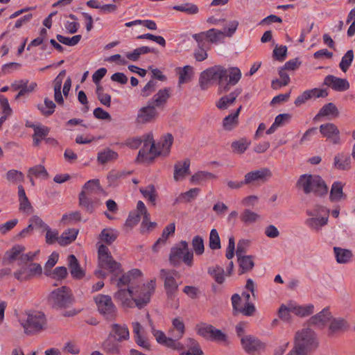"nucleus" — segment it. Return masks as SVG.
I'll use <instances>...</instances> for the list:
<instances>
[{
    "mask_svg": "<svg viewBox=\"0 0 355 355\" xmlns=\"http://www.w3.org/2000/svg\"><path fill=\"white\" fill-rule=\"evenodd\" d=\"M78 234V230L74 228L64 231L59 237V244L61 246H66L76 240Z\"/></svg>",
    "mask_w": 355,
    "mask_h": 355,
    "instance_id": "nucleus-37",
    "label": "nucleus"
},
{
    "mask_svg": "<svg viewBox=\"0 0 355 355\" xmlns=\"http://www.w3.org/2000/svg\"><path fill=\"white\" fill-rule=\"evenodd\" d=\"M68 263L71 275L73 278L76 279H80L84 277L85 275V271L81 268L80 265L75 255H69Z\"/></svg>",
    "mask_w": 355,
    "mask_h": 355,
    "instance_id": "nucleus-23",
    "label": "nucleus"
},
{
    "mask_svg": "<svg viewBox=\"0 0 355 355\" xmlns=\"http://www.w3.org/2000/svg\"><path fill=\"white\" fill-rule=\"evenodd\" d=\"M314 306L311 304L306 306H297L293 307V313L301 317L309 315L313 313Z\"/></svg>",
    "mask_w": 355,
    "mask_h": 355,
    "instance_id": "nucleus-56",
    "label": "nucleus"
},
{
    "mask_svg": "<svg viewBox=\"0 0 355 355\" xmlns=\"http://www.w3.org/2000/svg\"><path fill=\"white\" fill-rule=\"evenodd\" d=\"M187 350L182 351L180 355H204V353L198 342L191 338H188L185 340Z\"/></svg>",
    "mask_w": 355,
    "mask_h": 355,
    "instance_id": "nucleus-29",
    "label": "nucleus"
},
{
    "mask_svg": "<svg viewBox=\"0 0 355 355\" xmlns=\"http://www.w3.org/2000/svg\"><path fill=\"white\" fill-rule=\"evenodd\" d=\"M296 187L301 189L305 194L313 193L318 196H325L328 192L325 182L318 175H301L296 182Z\"/></svg>",
    "mask_w": 355,
    "mask_h": 355,
    "instance_id": "nucleus-4",
    "label": "nucleus"
},
{
    "mask_svg": "<svg viewBox=\"0 0 355 355\" xmlns=\"http://www.w3.org/2000/svg\"><path fill=\"white\" fill-rule=\"evenodd\" d=\"M190 160L186 159L183 162H178L174 166L173 178L175 181H178L184 178L187 175L190 173L189 171Z\"/></svg>",
    "mask_w": 355,
    "mask_h": 355,
    "instance_id": "nucleus-26",
    "label": "nucleus"
},
{
    "mask_svg": "<svg viewBox=\"0 0 355 355\" xmlns=\"http://www.w3.org/2000/svg\"><path fill=\"white\" fill-rule=\"evenodd\" d=\"M208 273L213 277L218 284H220L224 282V270L223 268L219 266L216 268H209Z\"/></svg>",
    "mask_w": 355,
    "mask_h": 355,
    "instance_id": "nucleus-59",
    "label": "nucleus"
},
{
    "mask_svg": "<svg viewBox=\"0 0 355 355\" xmlns=\"http://www.w3.org/2000/svg\"><path fill=\"white\" fill-rule=\"evenodd\" d=\"M250 143V141H248L246 138H241L239 140L233 141L231 147L233 151L241 154L248 148Z\"/></svg>",
    "mask_w": 355,
    "mask_h": 355,
    "instance_id": "nucleus-51",
    "label": "nucleus"
},
{
    "mask_svg": "<svg viewBox=\"0 0 355 355\" xmlns=\"http://www.w3.org/2000/svg\"><path fill=\"white\" fill-rule=\"evenodd\" d=\"M242 109V106L240 105L236 110L227 116H226L223 120V128L227 131H231L236 128L239 125V115Z\"/></svg>",
    "mask_w": 355,
    "mask_h": 355,
    "instance_id": "nucleus-24",
    "label": "nucleus"
},
{
    "mask_svg": "<svg viewBox=\"0 0 355 355\" xmlns=\"http://www.w3.org/2000/svg\"><path fill=\"white\" fill-rule=\"evenodd\" d=\"M329 218L327 217L310 216L304 221V224L311 230L319 232L327 225Z\"/></svg>",
    "mask_w": 355,
    "mask_h": 355,
    "instance_id": "nucleus-27",
    "label": "nucleus"
},
{
    "mask_svg": "<svg viewBox=\"0 0 355 355\" xmlns=\"http://www.w3.org/2000/svg\"><path fill=\"white\" fill-rule=\"evenodd\" d=\"M112 332L114 334L112 337L115 338L119 342L129 339V330L128 327L125 324L120 325L114 324L112 327Z\"/></svg>",
    "mask_w": 355,
    "mask_h": 355,
    "instance_id": "nucleus-35",
    "label": "nucleus"
},
{
    "mask_svg": "<svg viewBox=\"0 0 355 355\" xmlns=\"http://www.w3.org/2000/svg\"><path fill=\"white\" fill-rule=\"evenodd\" d=\"M56 38L59 42L65 44L67 46H73L76 45L81 40L82 36L80 35H76L72 37H67L62 35L58 34Z\"/></svg>",
    "mask_w": 355,
    "mask_h": 355,
    "instance_id": "nucleus-55",
    "label": "nucleus"
},
{
    "mask_svg": "<svg viewBox=\"0 0 355 355\" xmlns=\"http://www.w3.org/2000/svg\"><path fill=\"white\" fill-rule=\"evenodd\" d=\"M24 269H26V275L28 279H30L37 275H40L42 272V268L40 263H31L28 266H24Z\"/></svg>",
    "mask_w": 355,
    "mask_h": 355,
    "instance_id": "nucleus-53",
    "label": "nucleus"
},
{
    "mask_svg": "<svg viewBox=\"0 0 355 355\" xmlns=\"http://www.w3.org/2000/svg\"><path fill=\"white\" fill-rule=\"evenodd\" d=\"M324 85L337 92H344L349 88V83L347 79L338 78L333 75H328L324 78Z\"/></svg>",
    "mask_w": 355,
    "mask_h": 355,
    "instance_id": "nucleus-20",
    "label": "nucleus"
},
{
    "mask_svg": "<svg viewBox=\"0 0 355 355\" xmlns=\"http://www.w3.org/2000/svg\"><path fill=\"white\" fill-rule=\"evenodd\" d=\"M48 300L53 309H62L69 307L73 303L74 298L71 290L63 286L51 291Z\"/></svg>",
    "mask_w": 355,
    "mask_h": 355,
    "instance_id": "nucleus-9",
    "label": "nucleus"
},
{
    "mask_svg": "<svg viewBox=\"0 0 355 355\" xmlns=\"http://www.w3.org/2000/svg\"><path fill=\"white\" fill-rule=\"evenodd\" d=\"M59 254L56 252H53L49 257V259L44 266V274L47 276L50 275L51 268L56 264L58 261Z\"/></svg>",
    "mask_w": 355,
    "mask_h": 355,
    "instance_id": "nucleus-62",
    "label": "nucleus"
},
{
    "mask_svg": "<svg viewBox=\"0 0 355 355\" xmlns=\"http://www.w3.org/2000/svg\"><path fill=\"white\" fill-rule=\"evenodd\" d=\"M25 247L21 245H15L11 249L7 250L3 258V264L7 265L12 263L17 259L19 258L21 253L25 251Z\"/></svg>",
    "mask_w": 355,
    "mask_h": 355,
    "instance_id": "nucleus-25",
    "label": "nucleus"
},
{
    "mask_svg": "<svg viewBox=\"0 0 355 355\" xmlns=\"http://www.w3.org/2000/svg\"><path fill=\"white\" fill-rule=\"evenodd\" d=\"M205 33L207 40L211 43H217L224 35L223 32L216 28H211L205 31Z\"/></svg>",
    "mask_w": 355,
    "mask_h": 355,
    "instance_id": "nucleus-61",
    "label": "nucleus"
},
{
    "mask_svg": "<svg viewBox=\"0 0 355 355\" xmlns=\"http://www.w3.org/2000/svg\"><path fill=\"white\" fill-rule=\"evenodd\" d=\"M142 143H144V146L139 150L137 156L139 161L151 162L155 157L161 155L162 152L157 149V145L152 134L146 135Z\"/></svg>",
    "mask_w": 355,
    "mask_h": 355,
    "instance_id": "nucleus-11",
    "label": "nucleus"
},
{
    "mask_svg": "<svg viewBox=\"0 0 355 355\" xmlns=\"http://www.w3.org/2000/svg\"><path fill=\"white\" fill-rule=\"evenodd\" d=\"M172 325L173 329L170 331L171 336L175 338H181L185 331V327L183 321L180 318H176L173 320Z\"/></svg>",
    "mask_w": 355,
    "mask_h": 355,
    "instance_id": "nucleus-41",
    "label": "nucleus"
},
{
    "mask_svg": "<svg viewBox=\"0 0 355 355\" xmlns=\"http://www.w3.org/2000/svg\"><path fill=\"white\" fill-rule=\"evenodd\" d=\"M338 114L339 112L336 106L333 103H329L320 108L318 113L314 117V120H317L321 116H326L329 115L338 116Z\"/></svg>",
    "mask_w": 355,
    "mask_h": 355,
    "instance_id": "nucleus-38",
    "label": "nucleus"
},
{
    "mask_svg": "<svg viewBox=\"0 0 355 355\" xmlns=\"http://www.w3.org/2000/svg\"><path fill=\"white\" fill-rule=\"evenodd\" d=\"M343 187L341 182L336 181L333 183L329 194L331 202H339L347 198L346 194L343 193Z\"/></svg>",
    "mask_w": 355,
    "mask_h": 355,
    "instance_id": "nucleus-28",
    "label": "nucleus"
},
{
    "mask_svg": "<svg viewBox=\"0 0 355 355\" xmlns=\"http://www.w3.org/2000/svg\"><path fill=\"white\" fill-rule=\"evenodd\" d=\"M209 246L211 250H218L221 248L220 239L216 229H212L210 232Z\"/></svg>",
    "mask_w": 355,
    "mask_h": 355,
    "instance_id": "nucleus-58",
    "label": "nucleus"
},
{
    "mask_svg": "<svg viewBox=\"0 0 355 355\" xmlns=\"http://www.w3.org/2000/svg\"><path fill=\"white\" fill-rule=\"evenodd\" d=\"M119 341L115 338H113L112 334H110L109 337L104 341L103 347L105 351L108 353L115 354L119 353Z\"/></svg>",
    "mask_w": 355,
    "mask_h": 355,
    "instance_id": "nucleus-43",
    "label": "nucleus"
},
{
    "mask_svg": "<svg viewBox=\"0 0 355 355\" xmlns=\"http://www.w3.org/2000/svg\"><path fill=\"white\" fill-rule=\"evenodd\" d=\"M140 192L145 198L148 199V200L152 203L153 205H155L157 194L153 184H150L146 188H141Z\"/></svg>",
    "mask_w": 355,
    "mask_h": 355,
    "instance_id": "nucleus-48",
    "label": "nucleus"
},
{
    "mask_svg": "<svg viewBox=\"0 0 355 355\" xmlns=\"http://www.w3.org/2000/svg\"><path fill=\"white\" fill-rule=\"evenodd\" d=\"M171 265L178 267L181 262H184L187 266H193V253L189 250L188 243L181 241L178 245L171 249L168 258Z\"/></svg>",
    "mask_w": 355,
    "mask_h": 355,
    "instance_id": "nucleus-7",
    "label": "nucleus"
},
{
    "mask_svg": "<svg viewBox=\"0 0 355 355\" xmlns=\"http://www.w3.org/2000/svg\"><path fill=\"white\" fill-rule=\"evenodd\" d=\"M103 189L98 179L87 181L78 195L79 206L85 212L92 214L101 205L99 199Z\"/></svg>",
    "mask_w": 355,
    "mask_h": 355,
    "instance_id": "nucleus-3",
    "label": "nucleus"
},
{
    "mask_svg": "<svg viewBox=\"0 0 355 355\" xmlns=\"http://www.w3.org/2000/svg\"><path fill=\"white\" fill-rule=\"evenodd\" d=\"M241 77V72L237 67L225 69L220 65H215L201 72L199 84L202 89L207 88L211 80L217 81L220 93H226L232 86L237 84Z\"/></svg>",
    "mask_w": 355,
    "mask_h": 355,
    "instance_id": "nucleus-1",
    "label": "nucleus"
},
{
    "mask_svg": "<svg viewBox=\"0 0 355 355\" xmlns=\"http://www.w3.org/2000/svg\"><path fill=\"white\" fill-rule=\"evenodd\" d=\"M238 263L240 275L251 271L254 266V262L252 255H245L238 257Z\"/></svg>",
    "mask_w": 355,
    "mask_h": 355,
    "instance_id": "nucleus-34",
    "label": "nucleus"
},
{
    "mask_svg": "<svg viewBox=\"0 0 355 355\" xmlns=\"http://www.w3.org/2000/svg\"><path fill=\"white\" fill-rule=\"evenodd\" d=\"M259 217L257 213L248 209H245L240 216L241 221L245 224H251L256 222Z\"/></svg>",
    "mask_w": 355,
    "mask_h": 355,
    "instance_id": "nucleus-57",
    "label": "nucleus"
},
{
    "mask_svg": "<svg viewBox=\"0 0 355 355\" xmlns=\"http://www.w3.org/2000/svg\"><path fill=\"white\" fill-rule=\"evenodd\" d=\"M334 252L336 261L339 263H345L349 261L352 257V253L349 250L339 247H334Z\"/></svg>",
    "mask_w": 355,
    "mask_h": 355,
    "instance_id": "nucleus-40",
    "label": "nucleus"
},
{
    "mask_svg": "<svg viewBox=\"0 0 355 355\" xmlns=\"http://www.w3.org/2000/svg\"><path fill=\"white\" fill-rule=\"evenodd\" d=\"M170 97V89H159L150 101L155 107H163Z\"/></svg>",
    "mask_w": 355,
    "mask_h": 355,
    "instance_id": "nucleus-31",
    "label": "nucleus"
},
{
    "mask_svg": "<svg viewBox=\"0 0 355 355\" xmlns=\"http://www.w3.org/2000/svg\"><path fill=\"white\" fill-rule=\"evenodd\" d=\"M306 214L309 216L327 217V218H329L330 210L324 206L315 205L312 209H307Z\"/></svg>",
    "mask_w": 355,
    "mask_h": 355,
    "instance_id": "nucleus-45",
    "label": "nucleus"
},
{
    "mask_svg": "<svg viewBox=\"0 0 355 355\" xmlns=\"http://www.w3.org/2000/svg\"><path fill=\"white\" fill-rule=\"evenodd\" d=\"M196 331L198 335L207 340L218 343H228L227 334L210 324L206 322L197 324Z\"/></svg>",
    "mask_w": 355,
    "mask_h": 355,
    "instance_id": "nucleus-10",
    "label": "nucleus"
},
{
    "mask_svg": "<svg viewBox=\"0 0 355 355\" xmlns=\"http://www.w3.org/2000/svg\"><path fill=\"white\" fill-rule=\"evenodd\" d=\"M175 225L174 223H170L165 227L162 231L161 237H159L153 244L152 250L154 252H157L161 248L166 244L167 239L170 235L175 233Z\"/></svg>",
    "mask_w": 355,
    "mask_h": 355,
    "instance_id": "nucleus-21",
    "label": "nucleus"
},
{
    "mask_svg": "<svg viewBox=\"0 0 355 355\" xmlns=\"http://www.w3.org/2000/svg\"><path fill=\"white\" fill-rule=\"evenodd\" d=\"M241 88H236L228 95L222 96L216 103V107L219 110L227 109L230 105L234 103L236 98L241 94Z\"/></svg>",
    "mask_w": 355,
    "mask_h": 355,
    "instance_id": "nucleus-22",
    "label": "nucleus"
},
{
    "mask_svg": "<svg viewBox=\"0 0 355 355\" xmlns=\"http://www.w3.org/2000/svg\"><path fill=\"white\" fill-rule=\"evenodd\" d=\"M286 53H287L286 46L281 45V46H278L277 45L273 50L272 55L275 60H277L279 62H282L285 60V58L286 57Z\"/></svg>",
    "mask_w": 355,
    "mask_h": 355,
    "instance_id": "nucleus-64",
    "label": "nucleus"
},
{
    "mask_svg": "<svg viewBox=\"0 0 355 355\" xmlns=\"http://www.w3.org/2000/svg\"><path fill=\"white\" fill-rule=\"evenodd\" d=\"M272 175L268 168H261L260 169L252 171L247 173L244 176V183L249 184L256 181L266 182Z\"/></svg>",
    "mask_w": 355,
    "mask_h": 355,
    "instance_id": "nucleus-17",
    "label": "nucleus"
},
{
    "mask_svg": "<svg viewBox=\"0 0 355 355\" xmlns=\"http://www.w3.org/2000/svg\"><path fill=\"white\" fill-rule=\"evenodd\" d=\"M191 244L196 254L201 255L204 253V241L200 236H195L192 239Z\"/></svg>",
    "mask_w": 355,
    "mask_h": 355,
    "instance_id": "nucleus-60",
    "label": "nucleus"
},
{
    "mask_svg": "<svg viewBox=\"0 0 355 355\" xmlns=\"http://www.w3.org/2000/svg\"><path fill=\"white\" fill-rule=\"evenodd\" d=\"M27 127L31 128L34 130L33 135V144L34 146H38V139H36L37 136H47L50 132V128L44 125H36L33 123L26 124Z\"/></svg>",
    "mask_w": 355,
    "mask_h": 355,
    "instance_id": "nucleus-39",
    "label": "nucleus"
},
{
    "mask_svg": "<svg viewBox=\"0 0 355 355\" xmlns=\"http://www.w3.org/2000/svg\"><path fill=\"white\" fill-rule=\"evenodd\" d=\"M118 153L110 148H107L98 153L97 159L98 162L102 164H106L108 162L116 159Z\"/></svg>",
    "mask_w": 355,
    "mask_h": 355,
    "instance_id": "nucleus-44",
    "label": "nucleus"
},
{
    "mask_svg": "<svg viewBox=\"0 0 355 355\" xmlns=\"http://www.w3.org/2000/svg\"><path fill=\"white\" fill-rule=\"evenodd\" d=\"M157 116L158 112L156 107L150 101H148L147 105L141 107L138 110L136 122L139 124L150 123L155 121Z\"/></svg>",
    "mask_w": 355,
    "mask_h": 355,
    "instance_id": "nucleus-15",
    "label": "nucleus"
},
{
    "mask_svg": "<svg viewBox=\"0 0 355 355\" xmlns=\"http://www.w3.org/2000/svg\"><path fill=\"white\" fill-rule=\"evenodd\" d=\"M200 189L193 188L187 192L180 193L175 200L174 205L189 202L194 200L200 193Z\"/></svg>",
    "mask_w": 355,
    "mask_h": 355,
    "instance_id": "nucleus-36",
    "label": "nucleus"
},
{
    "mask_svg": "<svg viewBox=\"0 0 355 355\" xmlns=\"http://www.w3.org/2000/svg\"><path fill=\"white\" fill-rule=\"evenodd\" d=\"M331 318L332 315L329 307H325L320 312L311 317L309 324L319 329H323Z\"/></svg>",
    "mask_w": 355,
    "mask_h": 355,
    "instance_id": "nucleus-18",
    "label": "nucleus"
},
{
    "mask_svg": "<svg viewBox=\"0 0 355 355\" xmlns=\"http://www.w3.org/2000/svg\"><path fill=\"white\" fill-rule=\"evenodd\" d=\"M243 349L249 354H253L264 349L265 345L257 338L248 335L241 339Z\"/></svg>",
    "mask_w": 355,
    "mask_h": 355,
    "instance_id": "nucleus-16",
    "label": "nucleus"
},
{
    "mask_svg": "<svg viewBox=\"0 0 355 355\" xmlns=\"http://www.w3.org/2000/svg\"><path fill=\"white\" fill-rule=\"evenodd\" d=\"M142 275V272L139 269H132L127 273L120 275H112L110 278V283L115 284L119 288H123V286H128L133 281Z\"/></svg>",
    "mask_w": 355,
    "mask_h": 355,
    "instance_id": "nucleus-14",
    "label": "nucleus"
},
{
    "mask_svg": "<svg viewBox=\"0 0 355 355\" xmlns=\"http://www.w3.org/2000/svg\"><path fill=\"white\" fill-rule=\"evenodd\" d=\"M155 288V280L151 279L142 286L128 287L127 289L119 288V291L114 293V297L121 302L123 307L132 308L137 306L141 309L150 302V297L154 293Z\"/></svg>",
    "mask_w": 355,
    "mask_h": 355,
    "instance_id": "nucleus-2",
    "label": "nucleus"
},
{
    "mask_svg": "<svg viewBox=\"0 0 355 355\" xmlns=\"http://www.w3.org/2000/svg\"><path fill=\"white\" fill-rule=\"evenodd\" d=\"M6 178L9 182L12 184L22 182L24 180L23 173L15 169L9 170L6 174Z\"/></svg>",
    "mask_w": 355,
    "mask_h": 355,
    "instance_id": "nucleus-54",
    "label": "nucleus"
},
{
    "mask_svg": "<svg viewBox=\"0 0 355 355\" xmlns=\"http://www.w3.org/2000/svg\"><path fill=\"white\" fill-rule=\"evenodd\" d=\"M98 311L107 319H112L115 316L116 309L112 298L107 295H98L94 297Z\"/></svg>",
    "mask_w": 355,
    "mask_h": 355,
    "instance_id": "nucleus-13",
    "label": "nucleus"
},
{
    "mask_svg": "<svg viewBox=\"0 0 355 355\" xmlns=\"http://www.w3.org/2000/svg\"><path fill=\"white\" fill-rule=\"evenodd\" d=\"M21 324L26 334H33L44 328L46 324V315L38 311H26V318L21 320Z\"/></svg>",
    "mask_w": 355,
    "mask_h": 355,
    "instance_id": "nucleus-8",
    "label": "nucleus"
},
{
    "mask_svg": "<svg viewBox=\"0 0 355 355\" xmlns=\"http://www.w3.org/2000/svg\"><path fill=\"white\" fill-rule=\"evenodd\" d=\"M318 343L315 340V334L313 331L310 329H304L301 331L297 332L295 335V347L302 351L307 352L309 350L316 348Z\"/></svg>",
    "mask_w": 355,
    "mask_h": 355,
    "instance_id": "nucleus-12",
    "label": "nucleus"
},
{
    "mask_svg": "<svg viewBox=\"0 0 355 355\" xmlns=\"http://www.w3.org/2000/svg\"><path fill=\"white\" fill-rule=\"evenodd\" d=\"M46 232V243L48 245H52L56 241L59 243V233L57 230H51L49 227L45 230Z\"/></svg>",
    "mask_w": 355,
    "mask_h": 355,
    "instance_id": "nucleus-63",
    "label": "nucleus"
},
{
    "mask_svg": "<svg viewBox=\"0 0 355 355\" xmlns=\"http://www.w3.org/2000/svg\"><path fill=\"white\" fill-rule=\"evenodd\" d=\"M347 322L343 318H333L330 320L329 327V334H334L340 331H345L349 329Z\"/></svg>",
    "mask_w": 355,
    "mask_h": 355,
    "instance_id": "nucleus-32",
    "label": "nucleus"
},
{
    "mask_svg": "<svg viewBox=\"0 0 355 355\" xmlns=\"http://www.w3.org/2000/svg\"><path fill=\"white\" fill-rule=\"evenodd\" d=\"M131 173V171H112L107 175L108 184L110 186H116L118 184L119 180L130 175Z\"/></svg>",
    "mask_w": 355,
    "mask_h": 355,
    "instance_id": "nucleus-47",
    "label": "nucleus"
},
{
    "mask_svg": "<svg viewBox=\"0 0 355 355\" xmlns=\"http://www.w3.org/2000/svg\"><path fill=\"white\" fill-rule=\"evenodd\" d=\"M334 166L336 168L347 171L351 168V158L343 153L337 154L334 159Z\"/></svg>",
    "mask_w": 355,
    "mask_h": 355,
    "instance_id": "nucleus-30",
    "label": "nucleus"
},
{
    "mask_svg": "<svg viewBox=\"0 0 355 355\" xmlns=\"http://www.w3.org/2000/svg\"><path fill=\"white\" fill-rule=\"evenodd\" d=\"M173 9L177 11L185 12L187 15H195L199 11L198 7L192 3H185L181 5L174 6Z\"/></svg>",
    "mask_w": 355,
    "mask_h": 355,
    "instance_id": "nucleus-50",
    "label": "nucleus"
},
{
    "mask_svg": "<svg viewBox=\"0 0 355 355\" xmlns=\"http://www.w3.org/2000/svg\"><path fill=\"white\" fill-rule=\"evenodd\" d=\"M353 60L354 51L352 49L348 50L342 57L341 61L339 64V67L340 68L341 71L345 73L351 66Z\"/></svg>",
    "mask_w": 355,
    "mask_h": 355,
    "instance_id": "nucleus-52",
    "label": "nucleus"
},
{
    "mask_svg": "<svg viewBox=\"0 0 355 355\" xmlns=\"http://www.w3.org/2000/svg\"><path fill=\"white\" fill-rule=\"evenodd\" d=\"M179 80L180 85L189 82L193 75V68L190 65H186L183 68H179Z\"/></svg>",
    "mask_w": 355,
    "mask_h": 355,
    "instance_id": "nucleus-46",
    "label": "nucleus"
},
{
    "mask_svg": "<svg viewBox=\"0 0 355 355\" xmlns=\"http://www.w3.org/2000/svg\"><path fill=\"white\" fill-rule=\"evenodd\" d=\"M55 103L48 98H45L44 104H37V108L40 111L41 114L45 116H49L55 112Z\"/></svg>",
    "mask_w": 355,
    "mask_h": 355,
    "instance_id": "nucleus-42",
    "label": "nucleus"
},
{
    "mask_svg": "<svg viewBox=\"0 0 355 355\" xmlns=\"http://www.w3.org/2000/svg\"><path fill=\"white\" fill-rule=\"evenodd\" d=\"M320 132L324 137L331 139L334 144L340 143V131L332 123H327L320 126Z\"/></svg>",
    "mask_w": 355,
    "mask_h": 355,
    "instance_id": "nucleus-19",
    "label": "nucleus"
},
{
    "mask_svg": "<svg viewBox=\"0 0 355 355\" xmlns=\"http://www.w3.org/2000/svg\"><path fill=\"white\" fill-rule=\"evenodd\" d=\"M177 274L175 270H160V278L164 280V287L168 298V304L171 307L178 309L179 300L176 298L178 291V284L174 276Z\"/></svg>",
    "mask_w": 355,
    "mask_h": 355,
    "instance_id": "nucleus-5",
    "label": "nucleus"
},
{
    "mask_svg": "<svg viewBox=\"0 0 355 355\" xmlns=\"http://www.w3.org/2000/svg\"><path fill=\"white\" fill-rule=\"evenodd\" d=\"M118 236V234L112 229H103L100 235V239L106 244H112Z\"/></svg>",
    "mask_w": 355,
    "mask_h": 355,
    "instance_id": "nucleus-49",
    "label": "nucleus"
},
{
    "mask_svg": "<svg viewBox=\"0 0 355 355\" xmlns=\"http://www.w3.org/2000/svg\"><path fill=\"white\" fill-rule=\"evenodd\" d=\"M98 266L112 276L123 273L121 264L114 259L108 248L103 244L100 245L98 248Z\"/></svg>",
    "mask_w": 355,
    "mask_h": 355,
    "instance_id": "nucleus-6",
    "label": "nucleus"
},
{
    "mask_svg": "<svg viewBox=\"0 0 355 355\" xmlns=\"http://www.w3.org/2000/svg\"><path fill=\"white\" fill-rule=\"evenodd\" d=\"M173 143V137L171 133L165 134L160 142L157 144V149L162 152V155L167 156L170 153V149Z\"/></svg>",
    "mask_w": 355,
    "mask_h": 355,
    "instance_id": "nucleus-33",
    "label": "nucleus"
}]
</instances>
